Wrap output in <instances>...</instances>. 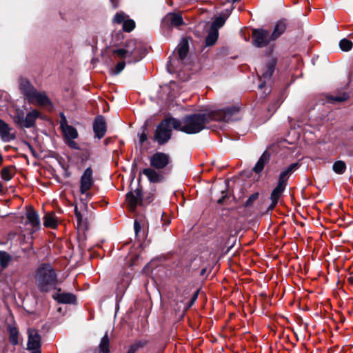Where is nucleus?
<instances>
[{
	"label": "nucleus",
	"mask_w": 353,
	"mask_h": 353,
	"mask_svg": "<svg viewBox=\"0 0 353 353\" xmlns=\"http://www.w3.org/2000/svg\"><path fill=\"white\" fill-rule=\"evenodd\" d=\"M30 103L37 104L42 106L50 105V101L45 92H38L36 90L28 101Z\"/></svg>",
	"instance_id": "obj_13"
},
{
	"label": "nucleus",
	"mask_w": 353,
	"mask_h": 353,
	"mask_svg": "<svg viewBox=\"0 0 353 353\" xmlns=\"http://www.w3.org/2000/svg\"><path fill=\"white\" fill-rule=\"evenodd\" d=\"M61 119L60 125H61V128L62 130V129L65 128L66 125H69L65 117L64 116V114L63 113L61 114Z\"/></svg>",
	"instance_id": "obj_44"
},
{
	"label": "nucleus",
	"mask_w": 353,
	"mask_h": 353,
	"mask_svg": "<svg viewBox=\"0 0 353 353\" xmlns=\"http://www.w3.org/2000/svg\"><path fill=\"white\" fill-rule=\"evenodd\" d=\"M25 117V113L22 110L17 109L16 114L13 117V121L16 125L21 126V123Z\"/></svg>",
	"instance_id": "obj_31"
},
{
	"label": "nucleus",
	"mask_w": 353,
	"mask_h": 353,
	"mask_svg": "<svg viewBox=\"0 0 353 353\" xmlns=\"http://www.w3.org/2000/svg\"><path fill=\"white\" fill-rule=\"evenodd\" d=\"M218 31L216 30H213L210 29V32L208 33L206 39H205V44L207 46H213L218 39Z\"/></svg>",
	"instance_id": "obj_29"
},
{
	"label": "nucleus",
	"mask_w": 353,
	"mask_h": 353,
	"mask_svg": "<svg viewBox=\"0 0 353 353\" xmlns=\"http://www.w3.org/2000/svg\"><path fill=\"white\" fill-rule=\"evenodd\" d=\"M61 119L60 125H61V128L62 130V129L65 128L66 125H69L65 117L64 116V114L63 113L61 114Z\"/></svg>",
	"instance_id": "obj_43"
},
{
	"label": "nucleus",
	"mask_w": 353,
	"mask_h": 353,
	"mask_svg": "<svg viewBox=\"0 0 353 353\" xmlns=\"http://www.w3.org/2000/svg\"><path fill=\"white\" fill-rule=\"evenodd\" d=\"M130 280V277L128 274H123L121 277L117 279V290L118 293L121 294L125 291L129 285Z\"/></svg>",
	"instance_id": "obj_23"
},
{
	"label": "nucleus",
	"mask_w": 353,
	"mask_h": 353,
	"mask_svg": "<svg viewBox=\"0 0 353 353\" xmlns=\"http://www.w3.org/2000/svg\"><path fill=\"white\" fill-rule=\"evenodd\" d=\"M268 159L269 155L266 153V152H263V154L259 158V159L258 160L256 165H254L253 170L256 173L261 172L263 170L264 165L268 162Z\"/></svg>",
	"instance_id": "obj_26"
},
{
	"label": "nucleus",
	"mask_w": 353,
	"mask_h": 353,
	"mask_svg": "<svg viewBox=\"0 0 353 353\" xmlns=\"http://www.w3.org/2000/svg\"><path fill=\"white\" fill-rule=\"evenodd\" d=\"M141 172L146 176L149 181L151 183H159L164 179L163 174L159 170H156L152 167L144 168Z\"/></svg>",
	"instance_id": "obj_12"
},
{
	"label": "nucleus",
	"mask_w": 353,
	"mask_h": 353,
	"mask_svg": "<svg viewBox=\"0 0 353 353\" xmlns=\"http://www.w3.org/2000/svg\"><path fill=\"white\" fill-rule=\"evenodd\" d=\"M10 260V255L4 251H0V265L3 268L8 266Z\"/></svg>",
	"instance_id": "obj_33"
},
{
	"label": "nucleus",
	"mask_w": 353,
	"mask_h": 353,
	"mask_svg": "<svg viewBox=\"0 0 353 353\" xmlns=\"http://www.w3.org/2000/svg\"><path fill=\"white\" fill-rule=\"evenodd\" d=\"M179 59L183 61L187 56L189 51L188 41L185 38H183L176 48Z\"/></svg>",
	"instance_id": "obj_20"
},
{
	"label": "nucleus",
	"mask_w": 353,
	"mask_h": 353,
	"mask_svg": "<svg viewBox=\"0 0 353 353\" xmlns=\"http://www.w3.org/2000/svg\"><path fill=\"white\" fill-rule=\"evenodd\" d=\"M170 162L169 154L161 152L154 153L150 158V166L158 170L165 169Z\"/></svg>",
	"instance_id": "obj_5"
},
{
	"label": "nucleus",
	"mask_w": 353,
	"mask_h": 353,
	"mask_svg": "<svg viewBox=\"0 0 353 353\" xmlns=\"http://www.w3.org/2000/svg\"><path fill=\"white\" fill-rule=\"evenodd\" d=\"M339 46L343 51L347 52L352 48L353 43L350 40L343 39L339 42Z\"/></svg>",
	"instance_id": "obj_34"
},
{
	"label": "nucleus",
	"mask_w": 353,
	"mask_h": 353,
	"mask_svg": "<svg viewBox=\"0 0 353 353\" xmlns=\"http://www.w3.org/2000/svg\"><path fill=\"white\" fill-rule=\"evenodd\" d=\"M109 344V337L108 333H105L102 337L99 346L100 352L102 353H110Z\"/></svg>",
	"instance_id": "obj_28"
},
{
	"label": "nucleus",
	"mask_w": 353,
	"mask_h": 353,
	"mask_svg": "<svg viewBox=\"0 0 353 353\" xmlns=\"http://www.w3.org/2000/svg\"><path fill=\"white\" fill-rule=\"evenodd\" d=\"M62 131L66 140L74 139L78 137L77 130L71 125H66Z\"/></svg>",
	"instance_id": "obj_27"
},
{
	"label": "nucleus",
	"mask_w": 353,
	"mask_h": 353,
	"mask_svg": "<svg viewBox=\"0 0 353 353\" xmlns=\"http://www.w3.org/2000/svg\"><path fill=\"white\" fill-rule=\"evenodd\" d=\"M126 63L124 61H119L115 66V68L110 71L112 75L119 74L125 66Z\"/></svg>",
	"instance_id": "obj_37"
},
{
	"label": "nucleus",
	"mask_w": 353,
	"mask_h": 353,
	"mask_svg": "<svg viewBox=\"0 0 353 353\" xmlns=\"http://www.w3.org/2000/svg\"><path fill=\"white\" fill-rule=\"evenodd\" d=\"M224 198H225V196H222V198L219 199L218 200V203H221L223 202V201Z\"/></svg>",
	"instance_id": "obj_53"
},
{
	"label": "nucleus",
	"mask_w": 353,
	"mask_h": 353,
	"mask_svg": "<svg viewBox=\"0 0 353 353\" xmlns=\"http://www.w3.org/2000/svg\"><path fill=\"white\" fill-rule=\"evenodd\" d=\"M114 8L118 6V0H110Z\"/></svg>",
	"instance_id": "obj_51"
},
{
	"label": "nucleus",
	"mask_w": 353,
	"mask_h": 353,
	"mask_svg": "<svg viewBox=\"0 0 353 353\" xmlns=\"http://www.w3.org/2000/svg\"><path fill=\"white\" fill-rule=\"evenodd\" d=\"M271 39L269 37V32L267 30L263 29L254 30L252 32V42L254 45L257 48H262L266 46Z\"/></svg>",
	"instance_id": "obj_8"
},
{
	"label": "nucleus",
	"mask_w": 353,
	"mask_h": 353,
	"mask_svg": "<svg viewBox=\"0 0 353 353\" xmlns=\"http://www.w3.org/2000/svg\"><path fill=\"white\" fill-rule=\"evenodd\" d=\"M299 166V165L298 163H294L282 171L279 174L278 183L286 187L287 181L288 180L290 174L296 170Z\"/></svg>",
	"instance_id": "obj_16"
},
{
	"label": "nucleus",
	"mask_w": 353,
	"mask_h": 353,
	"mask_svg": "<svg viewBox=\"0 0 353 353\" xmlns=\"http://www.w3.org/2000/svg\"><path fill=\"white\" fill-rule=\"evenodd\" d=\"M135 27V23L132 19L125 20L123 23V30L125 32H131Z\"/></svg>",
	"instance_id": "obj_36"
},
{
	"label": "nucleus",
	"mask_w": 353,
	"mask_h": 353,
	"mask_svg": "<svg viewBox=\"0 0 353 353\" xmlns=\"http://www.w3.org/2000/svg\"><path fill=\"white\" fill-rule=\"evenodd\" d=\"M34 279L41 292H48L55 288L57 283V274L49 264H42L36 270Z\"/></svg>",
	"instance_id": "obj_2"
},
{
	"label": "nucleus",
	"mask_w": 353,
	"mask_h": 353,
	"mask_svg": "<svg viewBox=\"0 0 353 353\" xmlns=\"http://www.w3.org/2000/svg\"><path fill=\"white\" fill-rule=\"evenodd\" d=\"M126 202L131 211H134L137 205L142 202V191L137 188L134 192H129L126 194Z\"/></svg>",
	"instance_id": "obj_9"
},
{
	"label": "nucleus",
	"mask_w": 353,
	"mask_h": 353,
	"mask_svg": "<svg viewBox=\"0 0 353 353\" xmlns=\"http://www.w3.org/2000/svg\"><path fill=\"white\" fill-rule=\"evenodd\" d=\"M263 87V83H261V84L259 85V88L261 89Z\"/></svg>",
	"instance_id": "obj_58"
},
{
	"label": "nucleus",
	"mask_w": 353,
	"mask_h": 353,
	"mask_svg": "<svg viewBox=\"0 0 353 353\" xmlns=\"http://www.w3.org/2000/svg\"><path fill=\"white\" fill-rule=\"evenodd\" d=\"M0 138L3 142H10L16 138L14 130L2 119H0Z\"/></svg>",
	"instance_id": "obj_10"
},
{
	"label": "nucleus",
	"mask_w": 353,
	"mask_h": 353,
	"mask_svg": "<svg viewBox=\"0 0 353 353\" xmlns=\"http://www.w3.org/2000/svg\"><path fill=\"white\" fill-rule=\"evenodd\" d=\"M164 25L179 27L183 23L181 15L176 13H168L163 19Z\"/></svg>",
	"instance_id": "obj_14"
},
{
	"label": "nucleus",
	"mask_w": 353,
	"mask_h": 353,
	"mask_svg": "<svg viewBox=\"0 0 353 353\" xmlns=\"http://www.w3.org/2000/svg\"><path fill=\"white\" fill-rule=\"evenodd\" d=\"M281 103L278 101L274 105H270L268 108V110L270 112H275L278 107L280 105Z\"/></svg>",
	"instance_id": "obj_47"
},
{
	"label": "nucleus",
	"mask_w": 353,
	"mask_h": 353,
	"mask_svg": "<svg viewBox=\"0 0 353 353\" xmlns=\"http://www.w3.org/2000/svg\"><path fill=\"white\" fill-rule=\"evenodd\" d=\"M93 172L90 167L87 168L80 179V192L89 196L88 191L94 185Z\"/></svg>",
	"instance_id": "obj_6"
},
{
	"label": "nucleus",
	"mask_w": 353,
	"mask_h": 353,
	"mask_svg": "<svg viewBox=\"0 0 353 353\" xmlns=\"http://www.w3.org/2000/svg\"><path fill=\"white\" fill-rule=\"evenodd\" d=\"M74 214L77 221V225L80 227L82 223V215L80 212H79L77 207L74 208Z\"/></svg>",
	"instance_id": "obj_42"
},
{
	"label": "nucleus",
	"mask_w": 353,
	"mask_h": 353,
	"mask_svg": "<svg viewBox=\"0 0 353 353\" xmlns=\"http://www.w3.org/2000/svg\"><path fill=\"white\" fill-rule=\"evenodd\" d=\"M135 352H135V351H134V350H133V349H131V348L129 347V348H128V350L127 353H135Z\"/></svg>",
	"instance_id": "obj_52"
},
{
	"label": "nucleus",
	"mask_w": 353,
	"mask_h": 353,
	"mask_svg": "<svg viewBox=\"0 0 353 353\" xmlns=\"http://www.w3.org/2000/svg\"><path fill=\"white\" fill-rule=\"evenodd\" d=\"M43 225L46 228H55L57 226V219L54 214H46L43 217Z\"/></svg>",
	"instance_id": "obj_25"
},
{
	"label": "nucleus",
	"mask_w": 353,
	"mask_h": 353,
	"mask_svg": "<svg viewBox=\"0 0 353 353\" xmlns=\"http://www.w3.org/2000/svg\"><path fill=\"white\" fill-rule=\"evenodd\" d=\"M332 168L336 174H342L346 170V164L343 161H337L333 164Z\"/></svg>",
	"instance_id": "obj_30"
},
{
	"label": "nucleus",
	"mask_w": 353,
	"mask_h": 353,
	"mask_svg": "<svg viewBox=\"0 0 353 353\" xmlns=\"http://www.w3.org/2000/svg\"><path fill=\"white\" fill-rule=\"evenodd\" d=\"M2 162H3V157H2L1 154H0V165L2 164Z\"/></svg>",
	"instance_id": "obj_56"
},
{
	"label": "nucleus",
	"mask_w": 353,
	"mask_h": 353,
	"mask_svg": "<svg viewBox=\"0 0 353 353\" xmlns=\"http://www.w3.org/2000/svg\"><path fill=\"white\" fill-rule=\"evenodd\" d=\"M26 217L28 223L35 230L40 228V219L37 212L33 210L27 212Z\"/></svg>",
	"instance_id": "obj_21"
},
{
	"label": "nucleus",
	"mask_w": 353,
	"mask_h": 353,
	"mask_svg": "<svg viewBox=\"0 0 353 353\" xmlns=\"http://www.w3.org/2000/svg\"><path fill=\"white\" fill-rule=\"evenodd\" d=\"M347 98H348V95L347 94L344 93L339 96L331 97L329 98V99L332 101L343 102V101H345V100H347Z\"/></svg>",
	"instance_id": "obj_40"
},
{
	"label": "nucleus",
	"mask_w": 353,
	"mask_h": 353,
	"mask_svg": "<svg viewBox=\"0 0 353 353\" xmlns=\"http://www.w3.org/2000/svg\"><path fill=\"white\" fill-rule=\"evenodd\" d=\"M287 23L285 19L279 20L275 25L271 39L274 40L280 37L286 30Z\"/></svg>",
	"instance_id": "obj_22"
},
{
	"label": "nucleus",
	"mask_w": 353,
	"mask_h": 353,
	"mask_svg": "<svg viewBox=\"0 0 353 353\" xmlns=\"http://www.w3.org/2000/svg\"><path fill=\"white\" fill-rule=\"evenodd\" d=\"M205 271H206V270H205V269H203V270H201L200 274H201V275H203V274L205 273Z\"/></svg>",
	"instance_id": "obj_54"
},
{
	"label": "nucleus",
	"mask_w": 353,
	"mask_h": 353,
	"mask_svg": "<svg viewBox=\"0 0 353 353\" xmlns=\"http://www.w3.org/2000/svg\"><path fill=\"white\" fill-rule=\"evenodd\" d=\"M276 66V61L272 59L268 61L265 65V70L262 73V78L265 81L266 79H270L272 76Z\"/></svg>",
	"instance_id": "obj_24"
},
{
	"label": "nucleus",
	"mask_w": 353,
	"mask_h": 353,
	"mask_svg": "<svg viewBox=\"0 0 353 353\" xmlns=\"http://www.w3.org/2000/svg\"><path fill=\"white\" fill-rule=\"evenodd\" d=\"M125 16L123 13L118 12L117 13L113 19V21L116 23H123V21H125Z\"/></svg>",
	"instance_id": "obj_39"
},
{
	"label": "nucleus",
	"mask_w": 353,
	"mask_h": 353,
	"mask_svg": "<svg viewBox=\"0 0 353 353\" xmlns=\"http://www.w3.org/2000/svg\"><path fill=\"white\" fill-rule=\"evenodd\" d=\"M112 53L114 58H119L121 59L133 57L132 60L128 61V63L137 62L141 59L143 56H137L138 50L137 43L132 39L127 41L123 48L113 49Z\"/></svg>",
	"instance_id": "obj_4"
},
{
	"label": "nucleus",
	"mask_w": 353,
	"mask_h": 353,
	"mask_svg": "<svg viewBox=\"0 0 353 353\" xmlns=\"http://www.w3.org/2000/svg\"><path fill=\"white\" fill-rule=\"evenodd\" d=\"M351 130L353 132V125L351 127Z\"/></svg>",
	"instance_id": "obj_60"
},
{
	"label": "nucleus",
	"mask_w": 353,
	"mask_h": 353,
	"mask_svg": "<svg viewBox=\"0 0 353 353\" xmlns=\"http://www.w3.org/2000/svg\"><path fill=\"white\" fill-rule=\"evenodd\" d=\"M348 281L350 283L353 284V277L348 278Z\"/></svg>",
	"instance_id": "obj_55"
},
{
	"label": "nucleus",
	"mask_w": 353,
	"mask_h": 353,
	"mask_svg": "<svg viewBox=\"0 0 353 353\" xmlns=\"http://www.w3.org/2000/svg\"><path fill=\"white\" fill-rule=\"evenodd\" d=\"M67 143L70 148L74 149H79V146L77 143L74 141V139L67 140Z\"/></svg>",
	"instance_id": "obj_45"
},
{
	"label": "nucleus",
	"mask_w": 353,
	"mask_h": 353,
	"mask_svg": "<svg viewBox=\"0 0 353 353\" xmlns=\"http://www.w3.org/2000/svg\"><path fill=\"white\" fill-rule=\"evenodd\" d=\"M258 197V194H252L246 201V204L249 205L250 203H251L252 201L256 199Z\"/></svg>",
	"instance_id": "obj_49"
},
{
	"label": "nucleus",
	"mask_w": 353,
	"mask_h": 353,
	"mask_svg": "<svg viewBox=\"0 0 353 353\" xmlns=\"http://www.w3.org/2000/svg\"><path fill=\"white\" fill-rule=\"evenodd\" d=\"M197 297H198V292H196L193 294V296H192V299H191V304H193V303H194V302L197 299Z\"/></svg>",
	"instance_id": "obj_50"
},
{
	"label": "nucleus",
	"mask_w": 353,
	"mask_h": 353,
	"mask_svg": "<svg viewBox=\"0 0 353 353\" xmlns=\"http://www.w3.org/2000/svg\"><path fill=\"white\" fill-rule=\"evenodd\" d=\"M285 189V186H283L280 184H277V185L272 190L271 195H270V199H271V204L268 207V210H272L275 206L277 205L279 200L280 197L281 196L283 192H284Z\"/></svg>",
	"instance_id": "obj_15"
},
{
	"label": "nucleus",
	"mask_w": 353,
	"mask_h": 353,
	"mask_svg": "<svg viewBox=\"0 0 353 353\" xmlns=\"http://www.w3.org/2000/svg\"><path fill=\"white\" fill-rule=\"evenodd\" d=\"M28 350L31 353H41V336L35 329H28Z\"/></svg>",
	"instance_id": "obj_7"
},
{
	"label": "nucleus",
	"mask_w": 353,
	"mask_h": 353,
	"mask_svg": "<svg viewBox=\"0 0 353 353\" xmlns=\"http://www.w3.org/2000/svg\"><path fill=\"white\" fill-rule=\"evenodd\" d=\"M180 120L176 118L165 119L157 125L154 139L159 145H164L171 139L172 128L179 130Z\"/></svg>",
	"instance_id": "obj_3"
},
{
	"label": "nucleus",
	"mask_w": 353,
	"mask_h": 353,
	"mask_svg": "<svg viewBox=\"0 0 353 353\" xmlns=\"http://www.w3.org/2000/svg\"><path fill=\"white\" fill-rule=\"evenodd\" d=\"M10 342L13 345H16L18 344V330L15 327H11L10 329Z\"/></svg>",
	"instance_id": "obj_35"
},
{
	"label": "nucleus",
	"mask_w": 353,
	"mask_h": 353,
	"mask_svg": "<svg viewBox=\"0 0 353 353\" xmlns=\"http://www.w3.org/2000/svg\"><path fill=\"white\" fill-rule=\"evenodd\" d=\"M148 139V136L145 132H143L139 135V141L141 143H143L145 141H146Z\"/></svg>",
	"instance_id": "obj_48"
},
{
	"label": "nucleus",
	"mask_w": 353,
	"mask_h": 353,
	"mask_svg": "<svg viewBox=\"0 0 353 353\" xmlns=\"http://www.w3.org/2000/svg\"><path fill=\"white\" fill-rule=\"evenodd\" d=\"M107 126L104 117L102 115L97 116L93 122V131L95 137L99 139L103 138L106 132Z\"/></svg>",
	"instance_id": "obj_11"
},
{
	"label": "nucleus",
	"mask_w": 353,
	"mask_h": 353,
	"mask_svg": "<svg viewBox=\"0 0 353 353\" xmlns=\"http://www.w3.org/2000/svg\"><path fill=\"white\" fill-rule=\"evenodd\" d=\"M239 112V108L230 105L204 113L192 114L180 120L179 130L186 134H196L203 130L210 121L229 122L237 119Z\"/></svg>",
	"instance_id": "obj_1"
},
{
	"label": "nucleus",
	"mask_w": 353,
	"mask_h": 353,
	"mask_svg": "<svg viewBox=\"0 0 353 353\" xmlns=\"http://www.w3.org/2000/svg\"><path fill=\"white\" fill-rule=\"evenodd\" d=\"M20 90L27 99L28 101L37 90L26 79L21 78L19 80Z\"/></svg>",
	"instance_id": "obj_17"
},
{
	"label": "nucleus",
	"mask_w": 353,
	"mask_h": 353,
	"mask_svg": "<svg viewBox=\"0 0 353 353\" xmlns=\"http://www.w3.org/2000/svg\"><path fill=\"white\" fill-rule=\"evenodd\" d=\"M2 188H3V185L2 183L0 182V192H2Z\"/></svg>",
	"instance_id": "obj_57"
},
{
	"label": "nucleus",
	"mask_w": 353,
	"mask_h": 353,
	"mask_svg": "<svg viewBox=\"0 0 353 353\" xmlns=\"http://www.w3.org/2000/svg\"><path fill=\"white\" fill-rule=\"evenodd\" d=\"M225 22V19H224L222 17H218L215 18V19L212 22L210 29L213 30H216V31H218V29L221 28L224 25Z\"/></svg>",
	"instance_id": "obj_32"
},
{
	"label": "nucleus",
	"mask_w": 353,
	"mask_h": 353,
	"mask_svg": "<svg viewBox=\"0 0 353 353\" xmlns=\"http://www.w3.org/2000/svg\"><path fill=\"white\" fill-rule=\"evenodd\" d=\"M1 179L4 181H8L12 178V174L10 172V169L8 167L4 168L1 170Z\"/></svg>",
	"instance_id": "obj_38"
},
{
	"label": "nucleus",
	"mask_w": 353,
	"mask_h": 353,
	"mask_svg": "<svg viewBox=\"0 0 353 353\" xmlns=\"http://www.w3.org/2000/svg\"><path fill=\"white\" fill-rule=\"evenodd\" d=\"M152 200H153V199H152H152H150L149 200V202H151Z\"/></svg>",
	"instance_id": "obj_59"
},
{
	"label": "nucleus",
	"mask_w": 353,
	"mask_h": 353,
	"mask_svg": "<svg viewBox=\"0 0 353 353\" xmlns=\"http://www.w3.org/2000/svg\"><path fill=\"white\" fill-rule=\"evenodd\" d=\"M39 112L37 110H33L25 115L24 119L23 120L21 128H30L34 125V123L37 118L39 117Z\"/></svg>",
	"instance_id": "obj_19"
},
{
	"label": "nucleus",
	"mask_w": 353,
	"mask_h": 353,
	"mask_svg": "<svg viewBox=\"0 0 353 353\" xmlns=\"http://www.w3.org/2000/svg\"><path fill=\"white\" fill-rule=\"evenodd\" d=\"M52 298L59 303L71 304L76 302V296L72 293L57 292L52 295Z\"/></svg>",
	"instance_id": "obj_18"
},
{
	"label": "nucleus",
	"mask_w": 353,
	"mask_h": 353,
	"mask_svg": "<svg viewBox=\"0 0 353 353\" xmlns=\"http://www.w3.org/2000/svg\"><path fill=\"white\" fill-rule=\"evenodd\" d=\"M145 344H146L145 341H137V342L134 343V344L131 345L130 346V347L131 349H133L134 351L137 352L139 349L143 347Z\"/></svg>",
	"instance_id": "obj_41"
},
{
	"label": "nucleus",
	"mask_w": 353,
	"mask_h": 353,
	"mask_svg": "<svg viewBox=\"0 0 353 353\" xmlns=\"http://www.w3.org/2000/svg\"><path fill=\"white\" fill-rule=\"evenodd\" d=\"M134 232H135L136 234H137L139 233V232L141 230V225L137 220L134 221Z\"/></svg>",
	"instance_id": "obj_46"
}]
</instances>
